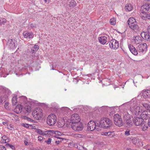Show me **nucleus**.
I'll return each mask as SVG.
<instances>
[{
  "instance_id": "obj_1",
  "label": "nucleus",
  "mask_w": 150,
  "mask_h": 150,
  "mask_svg": "<svg viewBox=\"0 0 150 150\" xmlns=\"http://www.w3.org/2000/svg\"><path fill=\"white\" fill-rule=\"evenodd\" d=\"M81 120L79 116L77 113H74L71 115L70 119L68 120V122L70 121V124L73 130L77 131L82 130L83 125L80 122Z\"/></svg>"
},
{
  "instance_id": "obj_2",
  "label": "nucleus",
  "mask_w": 150,
  "mask_h": 150,
  "mask_svg": "<svg viewBox=\"0 0 150 150\" xmlns=\"http://www.w3.org/2000/svg\"><path fill=\"white\" fill-rule=\"evenodd\" d=\"M97 121L91 120L88 123L87 125V129L88 131H93L96 129L97 131L101 130L100 129L97 127Z\"/></svg>"
},
{
  "instance_id": "obj_3",
  "label": "nucleus",
  "mask_w": 150,
  "mask_h": 150,
  "mask_svg": "<svg viewBox=\"0 0 150 150\" xmlns=\"http://www.w3.org/2000/svg\"><path fill=\"white\" fill-rule=\"evenodd\" d=\"M57 117L54 114H51L47 117V124L50 125H54L56 122Z\"/></svg>"
},
{
  "instance_id": "obj_4",
  "label": "nucleus",
  "mask_w": 150,
  "mask_h": 150,
  "mask_svg": "<svg viewBox=\"0 0 150 150\" xmlns=\"http://www.w3.org/2000/svg\"><path fill=\"white\" fill-rule=\"evenodd\" d=\"M43 111L40 108H38L33 111L32 115L37 120H40L42 117L43 115Z\"/></svg>"
},
{
  "instance_id": "obj_5",
  "label": "nucleus",
  "mask_w": 150,
  "mask_h": 150,
  "mask_svg": "<svg viewBox=\"0 0 150 150\" xmlns=\"http://www.w3.org/2000/svg\"><path fill=\"white\" fill-rule=\"evenodd\" d=\"M140 117L143 120H146L150 118V109L143 111L140 114Z\"/></svg>"
},
{
  "instance_id": "obj_6",
  "label": "nucleus",
  "mask_w": 150,
  "mask_h": 150,
  "mask_svg": "<svg viewBox=\"0 0 150 150\" xmlns=\"http://www.w3.org/2000/svg\"><path fill=\"white\" fill-rule=\"evenodd\" d=\"M16 42L14 39H9L7 43V45L9 48L13 49L16 47Z\"/></svg>"
},
{
  "instance_id": "obj_7",
  "label": "nucleus",
  "mask_w": 150,
  "mask_h": 150,
  "mask_svg": "<svg viewBox=\"0 0 150 150\" xmlns=\"http://www.w3.org/2000/svg\"><path fill=\"white\" fill-rule=\"evenodd\" d=\"M109 45L110 48L116 49L118 47L119 44L117 41L115 39H112L110 41Z\"/></svg>"
},
{
  "instance_id": "obj_8",
  "label": "nucleus",
  "mask_w": 150,
  "mask_h": 150,
  "mask_svg": "<svg viewBox=\"0 0 150 150\" xmlns=\"http://www.w3.org/2000/svg\"><path fill=\"white\" fill-rule=\"evenodd\" d=\"M142 13H146L149 12L150 11V4L147 3L143 5L141 8Z\"/></svg>"
},
{
  "instance_id": "obj_9",
  "label": "nucleus",
  "mask_w": 150,
  "mask_h": 150,
  "mask_svg": "<svg viewBox=\"0 0 150 150\" xmlns=\"http://www.w3.org/2000/svg\"><path fill=\"white\" fill-rule=\"evenodd\" d=\"M147 47V45L145 43L140 44L137 47V51L139 52H143L146 50Z\"/></svg>"
},
{
  "instance_id": "obj_10",
  "label": "nucleus",
  "mask_w": 150,
  "mask_h": 150,
  "mask_svg": "<svg viewBox=\"0 0 150 150\" xmlns=\"http://www.w3.org/2000/svg\"><path fill=\"white\" fill-rule=\"evenodd\" d=\"M144 121L143 120L141 117H136L134 118L133 120V121L136 126L140 125L142 124Z\"/></svg>"
},
{
  "instance_id": "obj_11",
  "label": "nucleus",
  "mask_w": 150,
  "mask_h": 150,
  "mask_svg": "<svg viewBox=\"0 0 150 150\" xmlns=\"http://www.w3.org/2000/svg\"><path fill=\"white\" fill-rule=\"evenodd\" d=\"M105 118H102L100 120L99 124L97 123V127H98L99 128L100 127L103 128L104 129H106L107 127H106V123L105 121Z\"/></svg>"
},
{
  "instance_id": "obj_12",
  "label": "nucleus",
  "mask_w": 150,
  "mask_h": 150,
  "mask_svg": "<svg viewBox=\"0 0 150 150\" xmlns=\"http://www.w3.org/2000/svg\"><path fill=\"white\" fill-rule=\"evenodd\" d=\"M149 33L147 32H142L141 33V36L144 40L149 41H150V36Z\"/></svg>"
},
{
  "instance_id": "obj_13",
  "label": "nucleus",
  "mask_w": 150,
  "mask_h": 150,
  "mask_svg": "<svg viewBox=\"0 0 150 150\" xmlns=\"http://www.w3.org/2000/svg\"><path fill=\"white\" fill-rule=\"evenodd\" d=\"M105 121L106 123V129H110L113 128L112 125V122L108 118H105Z\"/></svg>"
},
{
  "instance_id": "obj_14",
  "label": "nucleus",
  "mask_w": 150,
  "mask_h": 150,
  "mask_svg": "<svg viewBox=\"0 0 150 150\" xmlns=\"http://www.w3.org/2000/svg\"><path fill=\"white\" fill-rule=\"evenodd\" d=\"M128 47L130 51L133 54L135 55H137L138 54V51H137V50L136 49L134 46L132 45H128Z\"/></svg>"
},
{
  "instance_id": "obj_15",
  "label": "nucleus",
  "mask_w": 150,
  "mask_h": 150,
  "mask_svg": "<svg viewBox=\"0 0 150 150\" xmlns=\"http://www.w3.org/2000/svg\"><path fill=\"white\" fill-rule=\"evenodd\" d=\"M123 119L124 121H125L126 124L128 125H130L131 124V122H130V120L129 115L125 113V114L124 115Z\"/></svg>"
},
{
  "instance_id": "obj_16",
  "label": "nucleus",
  "mask_w": 150,
  "mask_h": 150,
  "mask_svg": "<svg viewBox=\"0 0 150 150\" xmlns=\"http://www.w3.org/2000/svg\"><path fill=\"white\" fill-rule=\"evenodd\" d=\"M23 35L25 38L29 39L33 38L34 37V35L32 33H29L26 31L23 33Z\"/></svg>"
},
{
  "instance_id": "obj_17",
  "label": "nucleus",
  "mask_w": 150,
  "mask_h": 150,
  "mask_svg": "<svg viewBox=\"0 0 150 150\" xmlns=\"http://www.w3.org/2000/svg\"><path fill=\"white\" fill-rule=\"evenodd\" d=\"M129 27L132 29L134 30H139V29L138 25L137 24V22H135L132 24H131V25L129 26Z\"/></svg>"
},
{
  "instance_id": "obj_18",
  "label": "nucleus",
  "mask_w": 150,
  "mask_h": 150,
  "mask_svg": "<svg viewBox=\"0 0 150 150\" xmlns=\"http://www.w3.org/2000/svg\"><path fill=\"white\" fill-rule=\"evenodd\" d=\"M107 39V37L105 36H102L98 38L99 42L100 43L103 45H104L106 43Z\"/></svg>"
},
{
  "instance_id": "obj_19",
  "label": "nucleus",
  "mask_w": 150,
  "mask_h": 150,
  "mask_svg": "<svg viewBox=\"0 0 150 150\" xmlns=\"http://www.w3.org/2000/svg\"><path fill=\"white\" fill-rule=\"evenodd\" d=\"M143 96L144 98L150 97V90L145 91L143 93Z\"/></svg>"
},
{
  "instance_id": "obj_20",
  "label": "nucleus",
  "mask_w": 150,
  "mask_h": 150,
  "mask_svg": "<svg viewBox=\"0 0 150 150\" xmlns=\"http://www.w3.org/2000/svg\"><path fill=\"white\" fill-rule=\"evenodd\" d=\"M133 40H134L135 43L136 44H139L142 42V40L141 39V38L139 36L134 37Z\"/></svg>"
},
{
  "instance_id": "obj_21",
  "label": "nucleus",
  "mask_w": 150,
  "mask_h": 150,
  "mask_svg": "<svg viewBox=\"0 0 150 150\" xmlns=\"http://www.w3.org/2000/svg\"><path fill=\"white\" fill-rule=\"evenodd\" d=\"M22 107L21 105H18L16 107L15 109V111L17 113H20L22 111Z\"/></svg>"
},
{
  "instance_id": "obj_22",
  "label": "nucleus",
  "mask_w": 150,
  "mask_h": 150,
  "mask_svg": "<svg viewBox=\"0 0 150 150\" xmlns=\"http://www.w3.org/2000/svg\"><path fill=\"white\" fill-rule=\"evenodd\" d=\"M136 21L134 18L133 17H130L128 20L127 21L128 25L129 26L131 25V24L134 23L136 22Z\"/></svg>"
},
{
  "instance_id": "obj_23",
  "label": "nucleus",
  "mask_w": 150,
  "mask_h": 150,
  "mask_svg": "<svg viewBox=\"0 0 150 150\" xmlns=\"http://www.w3.org/2000/svg\"><path fill=\"white\" fill-rule=\"evenodd\" d=\"M121 119L120 116L118 114H115L114 115L113 118L114 123L115 122H116L117 121L119 120H120V119Z\"/></svg>"
},
{
  "instance_id": "obj_24",
  "label": "nucleus",
  "mask_w": 150,
  "mask_h": 150,
  "mask_svg": "<svg viewBox=\"0 0 150 150\" xmlns=\"http://www.w3.org/2000/svg\"><path fill=\"white\" fill-rule=\"evenodd\" d=\"M7 98V96L6 95L1 96L0 97V104L5 102Z\"/></svg>"
},
{
  "instance_id": "obj_25",
  "label": "nucleus",
  "mask_w": 150,
  "mask_h": 150,
  "mask_svg": "<svg viewBox=\"0 0 150 150\" xmlns=\"http://www.w3.org/2000/svg\"><path fill=\"white\" fill-rule=\"evenodd\" d=\"M125 8L126 11H130L132 8V5L130 4H127L125 7Z\"/></svg>"
},
{
  "instance_id": "obj_26",
  "label": "nucleus",
  "mask_w": 150,
  "mask_h": 150,
  "mask_svg": "<svg viewBox=\"0 0 150 150\" xmlns=\"http://www.w3.org/2000/svg\"><path fill=\"white\" fill-rule=\"evenodd\" d=\"M76 2L74 0H71L69 2V5L70 7H73L76 6Z\"/></svg>"
},
{
  "instance_id": "obj_27",
  "label": "nucleus",
  "mask_w": 150,
  "mask_h": 150,
  "mask_svg": "<svg viewBox=\"0 0 150 150\" xmlns=\"http://www.w3.org/2000/svg\"><path fill=\"white\" fill-rule=\"evenodd\" d=\"M140 107L139 106H137L134 109V113L135 115H137L139 114L140 111L142 110L140 109Z\"/></svg>"
},
{
  "instance_id": "obj_28",
  "label": "nucleus",
  "mask_w": 150,
  "mask_h": 150,
  "mask_svg": "<svg viewBox=\"0 0 150 150\" xmlns=\"http://www.w3.org/2000/svg\"><path fill=\"white\" fill-rule=\"evenodd\" d=\"M115 124L118 126H121L123 125V122L122 119H120V120L115 122Z\"/></svg>"
},
{
  "instance_id": "obj_29",
  "label": "nucleus",
  "mask_w": 150,
  "mask_h": 150,
  "mask_svg": "<svg viewBox=\"0 0 150 150\" xmlns=\"http://www.w3.org/2000/svg\"><path fill=\"white\" fill-rule=\"evenodd\" d=\"M142 105L145 108L149 109L150 108V105L149 103L143 102L142 103Z\"/></svg>"
},
{
  "instance_id": "obj_30",
  "label": "nucleus",
  "mask_w": 150,
  "mask_h": 150,
  "mask_svg": "<svg viewBox=\"0 0 150 150\" xmlns=\"http://www.w3.org/2000/svg\"><path fill=\"white\" fill-rule=\"evenodd\" d=\"M112 132H102L101 133V135H102L110 136Z\"/></svg>"
},
{
  "instance_id": "obj_31",
  "label": "nucleus",
  "mask_w": 150,
  "mask_h": 150,
  "mask_svg": "<svg viewBox=\"0 0 150 150\" xmlns=\"http://www.w3.org/2000/svg\"><path fill=\"white\" fill-rule=\"evenodd\" d=\"M17 98L16 97H13L12 100V102L13 105H15L17 103Z\"/></svg>"
},
{
  "instance_id": "obj_32",
  "label": "nucleus",
  "mask_w": 150,
  "mask_h": 150,
  "mask_svg": "<svg viewBox=\"0 0 150 150\" xmlns=\"http://www.w3.org/2000/svg\"><path fill=\"white\" fill-rule=\"evenodd\" d=\"M0 19V25H4V24L6 23L7 21L6 19L3 18H1Z\"/></svg>"
},
{
  "instance_id": "obj_33",
  "label": "nucleus",
  "mask_w": 150,
  "mask_h": 150,
  "mask_svg": "<svg viewBox=\"0 0 150 150\" xmlns=\"http://www.w3.org/2000/svg\"><path fill=\"white\" fill-rule=\"evenodd\" d=\"M25 109L26 111L28 112H30L31 110V107L30 106H25Z\"/></svg>"
},
{
  "instance_id": "obj_34",
  "label": "nucleus",
  "mask_w": 150,
  "mask_h": 150,
  "mask_svg": "<svg viewBox=\"0 0 150 150\" xmlns=\"http://www.w3.org/2000/svg\"><path fill=\"white\" fill-rule=\"evenodd\" d=\"M110 23L111 24L114 25L116 23V20L115 18H111L110 20Z\"/></svg>"
},
{
  "instance_id": "obj_35",
  "label": "nucleus",
  "mask_w": 150,
  "mask_h": 150,
  "mask_svg": "<svg viewBox=\"0 0 150 150\" xmlns=\"http://www.w3.org/2000/svg\"><path fill=\"white\" fill-rule=\"evenodd\" d=\"M5 146L7 147H9L13 150H14L15 149V147L14 146L9 144H6Z\"/></svg>"
},
{
  "instance_id": "obj_36",
  "label": "nucleus",
  "mask_w": 150,
  "mask_h": 150,
  "mask_svg": "<svg viewBox=\"0 0 150 150\" xmlns=\"http://www.w3.org/2000/svg\"><path fill=\"white\" fill-rule=\"evenodd\" d=\"M77 145L78 146V147L77 148H76L77 149L79 150H83L84 149V147L83 146L79 144H77Z\"/></svg>"
},
{
  "instance_id": "obj_37",
  "label": "nucleus",
  "mask_w": 150,
  "mask_h": 150,
  "mask_svg": "<svg viewBox=\"0 0 150 150\" xmlns=\"http://www.w3.org/2000/svg\"><path fill=\"white\" fill-rule=\"evenodd\" d=\"M77 144H76L75 143L72 142L70 143V145L71 146L74 147L76 148H77L78 147Z\"/></svg>"
},
{
  "instance_id": "obj_38",
  "label": "nucleus",
  "mask_w": 150,
  "mask_h": 150,
  "mask_svg": "<svg viewBox=\"0 0 150 150\" xmlns=\"http://www.w3.org/2000/svg\"><path fill=\"white\" fill-rule=\"evenodd\" d=\"M2 139H3V141H4V142L5 143L7 142L8 141V137L5 136H3Z\"/></svg>"
},
{
  "instance_id": "obj_39",
  "label": "nucleus",
  "mask_w": 150,
  "mask_h": 150,
  "mask_svg": "<svg viewBox=\"0 0 150 150\" xmlns=\"http://www.w3.org/2000/svg\"><path fill=\"white\" fill-rule=\"evenodd\" d=\"M148 128V127L146 125H144L143 127H142V129L143 131H144L145 130H147V129Z\"/></svg>"
},
{
  "instance_id": "obj_40",
  "label": "nucleus",
  "mask_w": 150,
  "mask_h": 150,
  "mask_svg": "<svg viewBox=\"0 0 150 150\" xmlns=\"http://www.w3.org/2000/svg\"><path fill=\"white\" fill-rule=\"evenodd\" d=\"M6 148L4 146L0 145V150H6Z\"/></svg>"
},
{
  "instance_id": "obj_41",
  "label": "nucleus",
  "mask_w": 150,
  "mask_h": 150,
  "mask_svg": "<svg viewBox=\"0 0 150 150\" xmlns=\"http://www.w3.org/2000/svg\"><path fill=\"white\" fill-rule=\"evenodd\" d=\"M37 51V50H36L35 49V48H33L31 49V52H32V54L35 53Z\"/></svg>"
},
{
  "instance_id": "obj_42",
  "label": "nucleus",
  "mask_w": 150,
  "mask_h": 150,
  "mask_svg": "<svg viewBox=\"0 0 150 150\" xmlns=\"http://www.w3.org/2000/svg\"><path fill=\"white\" fill-rule=\"evenodd\" d=\"M22 125L23 126H24L25 127H26V128H28L30 126V125L29 124H25V123L23 124Z\"/></svg>"
},
{
  "instance_id": "obj_43",
  "label": "nucleus",
  "mask_w": 150,
  "mask_h": 150,
  "mask_svg": "<svg viewBox=\"0 0 150 150\" xmlns=\"http://www.w3.org/2000/svg\"><path fill=\"white\" fill-rule=\"evenodd\" d=\"M24 143L25 145L28 146L30 145V143L28 142L27 140H25L24 141Z\"/></svg>"
},
{
  "instance_id": "obj_44",
  "label": "nucleus",
  "mask_w": 150,
  "mask_h": 150,
  "mask_svg": "<svg viewBox=\"0 0 150 150\" xmlns=\"http://www.w3.org/2000/svg\"><path fill=\"white\" fill-rule=\"evenodd\" d=\"M51 139L50 138H49L48 140L47 141H46V142L48 144H50L51 143Z\"/></svg>"
},
{
  "instance_id": "obj_45",
  "label": "nucleus",
  "mask_w": 150,
  "mask_h": 150,
  "mask_svg": "<svg viewBox=\"0 0 150 150\" xmlns=\"http://www.w3.org/2000/svg\"><path fill=\"white\" fill-rule=\"evenodd\" d=\"M145 17H146L148 19H150V14H147L145 16Z\"/></svg>"
},
{
  "instance_id": "obj_46",
  "label": "nucleus",
  "mask_w": 150,
  "mask_h": 150,
  "mask_svg": "<svg viewBox=\"0 0 150 150\" xmlns=\"http://www.w3.org/2000/svg\"><path fill=\"white\" fill-rule=\"evenodd\" d=\"M33 48H35V50H38L39 49V46L38 45H35Z\"/></svg>"
},
{
  "instance_id": "obj_47",
  "label": "nucleus",
  "mask_w": 150,
  "mask_h": 150,
  "mask_svg": "<svg viewBox=\"0 0 150 150\" xmlns=\"http://www.w3.org/2000/svg\"><path fill=\"white\" fill-rule=\"evenodd\" d=\"M43 139V138L39 136L38 137V140L40 141H42Z\"/></svg>"
},
{
  "instance_id": "obj_48",
  "label": "nucleus",
  "mask_w": 150,
  "mask_h": 150,
  "mask_svg": "<svg viewBox=\"0 0 150 150\" xmlns=\"http://www.w3.org/2000/svg\"><path fill=\"white\" fill-rule=\"evenodd\" d=\"M8 128L10 130H13V128L10 125L9 126H8Z\"/></svg>"
},
{
  "instance_id": "obj_49",
  "label": "nucleus",
  "mask_w": 150,
  "mask_h": 150,
  "mask_svg": "<svg viewBox=\"0 0 150 150\" xmlns=\"http://www.w3.org/2000/svg\"><path fill=\"white\" fill-rule=\"evenodd\" d=\"M82 135L81 134H76L75 135V136L79 137H82Z\"/></svg>"
},
{
  "instance_id": "obj_50",
  "label": "nucleus",
  "mask_w": 150,
  "mask_h": 150,
  "mask_svg": "<svg viewBox=\"0 0 150 150\" xmlns=\"http://www.w3.org/2000/svg\"><path fill=\"white\" fill-rule=\"evenodd\" d=\"M2 123L3 125H7L8 124V122L7 121H6L5 122H2Z\"/></svg>"
},
{
  "instance_id": "obj_51",
  "label": "nucleus",
  "mask_w": 150,
  "mask_h": 150,
  "mask_svg": "<svg viewBox=\"0 0 150 150\" xmlns=\"http://www.w3.org/2000/svg\"><path fill=\"white\" fill-rule=\"evenodd\" d=\"M147 30L148 31V33L150 34V26L148 27L147 28Z\"/></svg>"
},
{
  "instance_id": "obj_52",
  "label": "nucleus",
  "mask_w": 150,
  "mask_h": 150,
  "mask_svg": "<svg viewBox=\"0 0 150 150\" xmlns=\"http://www.w3.org/2000/svg\"><path fill=\"white\" fill-rule=\"evenodd\" d=\"M125 134L127 136L129 135L130 134L129 132H125Z\"/></svg>"
},
{
  "instance_id": "obj_53",
  "label": "nucleus",
  "mask_w": 150,
  "mask_h": 150,
  "mask_svg": "<svg viewBox=\"0 0 150 150\" xmlns=\"http://www.w3.org/2000/svg\"><path fill=\"white\" fill-rule=\"evenodd\" d=\"M8 102H6L5 104V105H4L5 107H6L8 106Z\"/></svg>"
},
{
  "instance_id": "obj_54",
  "label": "nucleus",
  "mask_w": 150,
  "mask_h": 150,
  "mask_svg": "<svg viewBox=\"0 0 150 150\" xmlns=\"http://www.w3.org/2000/svg\"><path fill=\"white\" fill-rule=\"evenodd\" d=\"M27 120L28 121H32L33 120H32L30 118L28 117V119H27Z\"/></svg>"
},
{
  "instance_id": "obj_55",
  "label": "nucleus",
  "mask_w": 150,
  "mask_h": 150,
  "mask_svg": "<svg viewBox=\"0 0 150 150\" xmlns=\"http://www.w3.org/2000/svg\"><path fill=\"white\" fill-rule=\"evenodd\" d=\"M148 125L150 127V119L148 120Z\"/></svg>"
},
{
  "instance_id": "obj_56",
  "label": "nucleus",
  "mask_w": 150,
  "mask_h": 150,
  "mask_svg": "<svg viewBox=\"0 0 150 150\" xmlns=\"http://www.w3.org/2000/svg\"><path fill=\"white\" fill-rule=\"evenodd\" d=\"M60 142L59 141H56L55 142V143L56 144H58L59 142Z\"/></svg>"
},
{
  "instance_id": "obj_57",
  "label": "nucleus",
  "mask_w": 150,
  "mask_h": 150,
  "mask_svg": "<svg viewBox=\"0 0 150 150\" xmlns=\"http://www.w3.org/2000/svg\"><path fill=\"white\" fill-rule=\"evenodd\" d=\"M28 117L27 116H24L23 117V119L25 120H27L28 119Z\"/></svg>"
},
{
  "instance_id": "obj_58",
  "label": "nucleus",
  "mask_w": 150,
  "mask_h": 150,
  "mask_svg": "<svg viewBox=\"0 0 150 150\" xmlns=\"http://www.w3.org/2000/svg\"><path fill=\"white\" fill-rule=\"evenodd\" d=\"M39 134H45V133H44V132H39V133H38Z\"/></svg>"
},
{
  "instance_id": "obj_59",
  "label": "nucleus",
  "mask_w": 150,
  "mask_h": 150,
  "mask_svg": "<svg viewBox=\"0 0 150 150\" xmlns=\"http://www.w3.org/2000/svg\"><path fill=\"white\" fill-rule=\"evenodd\" d=\"M49 1L50 0H44L45 2H49Z\"/></svg>"
},
{
  "instance_id": "obj_60",
  "label": "nucleus",
  "mask_w": 150,
  "mask_h": 150,
  "mask_svg": "<svg viewBox=\"0 0 150 150\" xmlns=\"http://www.w3.org/2000/svg\"><path fill=\"white\" fill-rule=\"evenodd\" d=\"M35 131H37V132H38V131H42V130H37V129H36Z\"/></svg>"
},
{
  "instance_id": "obj_61",
  "label": "nucleus",
  "mask_w": 150,
  "mask_h": 150,
  "mask_svg": "<svg viewBox=\"0 0 150 150\" xmlns=\"http://www.w3.org/2000/svg\"><path fill=\"white\" fill-rule=\"evenodd\" d=\"M48 131V132H49V131H54V130H48V131Z\"/></svg>"
},
{
  "instance_id": "obj_62",
  "label": "nucleus",
  "mask_w": 150,
  "mask_h": 150,
  "mask_svg": "<svg viewBox=\"0 0 150 150\" xmlns=\"http://www.w3.org/2000/svg\"><path fill=\"white\" fill-rule=\"evenodd\" d=\"M6 91H8V92L9 93H10L11 92V91L9 90H8V89H7Z\"/></svg>"
},
{
  "instance_id": "obj_63",
  "label": "nucleus",
  "mask_w": 150,
  "mask_h": 150,
  "mask_svg": "<svg viewBox=\"0 0 150 150\" xmlns=\"http://www.w3.org/2000/svg\"><path fill=\"white\" fill-rule=\"evenodd\" d=\"M126 150H131V149L130 148H127Z\"/></svg>"
},
{
  "instance_id": "obj_64",
  "label": "nucleus",
  "mask_w": 150,
  "mask_h": 150,
  "mask_svg": "<svg viewBox=\"0 0 150 150\" xmlns=\"http://www.w3.org/2000/svg\"><path fill=\"white\" fill-rule=\"evenodd\" d=\"M64 123H63V124L62 125H61L60 127H63L64 126Z\"/></svg>"
}]
</instances>
